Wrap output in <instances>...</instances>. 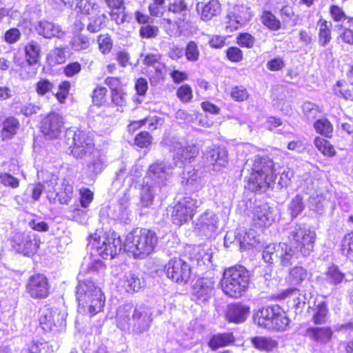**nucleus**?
Listing matches in <instances>:
<instances>
[{"label":"nucleus","mask_w":353,"mask_h":353,"mask_svg":"<svg viewBox=\"0 0 353 353\" xmlns=\"http://www.w3.org/2000/svg\"><path fill=\"white\" fill-rule=\"evenodd\" d=\"M304 208L303 198L301 194H296L291 200L288 205V210L290 211L291 216L293 218H295L300 214Z\"/></svg>","instance_id":"nucleus-48"},{"label":"nucleus","mask_w":353,"mask_h":353,"mask_svg":"<svg viewBox=\"0 0 353 353\" xmlns=\"http://www.w3.org/2000/svg\"><path fill=\"white\" fill-rule=\"evenodd\" d=\"M255 39L254 37H252L249 33H242L240 34L239 36L237 37V43L241 46V47H245L250 48L253 47L254 44Z\"/></svg>","instance_id":"nucleus-63"},{"label":"nucleus","mask_w":353,"mask_h":353,"mask_svg":"<svg viewBox=\"0 0 353 353\" xmlns=\"http://www.w3.org/2000/svg\"><path fill=\"white\" fill-rule=\"evenodd\" d=\"M347 87L345 82L337 81L333 89L334 94L345 100L351 99L352 97V91Z\"/></svg>","instance_id":"nucleus-53"},{"label":"nucleus","mask_w":353,"mask_h":353,"mask_svg":"<svg viewBox=\"0 0 353 353\" xmlns=\"http://www.w3.org/2000/svg\"><path fill=\"white\" fill-rule=\"evenodd\" d=\"M344 279V274L336 265L330 266L325 275V280L332 284H338Z\"/></svg>","instance_id":"nucleus-50"},{"label":"nucleus","mask_w":353,"mask_h":353,"mask_svg":"<svg viewBox=\"0 0 353 353\" xmlns=\"http://www.w3.org/2000/svg\"><path fill=\"white\" fill-rule=\"evenodd\" d=\"M163 147L167 148L170 152H173L176 154L179 150H182V148L185 145L179 139V138L168 135L165 137L161 142Z\"/></svg>","instance_id":"nucleus-44"},{"label":"nucleus","mask_w":353,"mask_h":353,"mask_svg":"<svg viewBox=\"0 0 353 353\" xmlns=\"http://www.w3.org/2000/svg\"><path fill=\"white\" fill-rule=\"evenodd\" d=\"M316 148L323 154L329 157L335 155V150L330 143L321 137H316L314 141Z\"/></svg>","instance_id":"nucleus-42"},{"label":"nucleus","mask_w":353,"mask_h":353,"mask_svg":"<svg viewBox=\"0 0 353 353\" xmlns=\"http://www.w3.org/2000/svg\"><path fill=\"white\" fill-rule=\"evenodd\" d=\"M40 240L37 234L32 232H17L12 239V246L17 252L24 256L33 255L38 250Z\"/></svg>","instance_id":"nucleus-9"},{"label":"nucleus","mask_w":353,"mask_h":353,"mask_svg":"<svg viewBox=\"0 0 353 353\" xmlns=\"http://www.w3.org/2000/svg\"><path fill=\"white\" fill-rule=\"evenodd\" d=\"M152 136L145 131L139 133L135 139L134 143L140 148H146L152 143Z\"/></svg>","instance_id":"nucleus-59"},{"label":"nucleus","mask_w":353,"mask_h":353,"mask_svg":"<svg viewBox=\"0 0 353 353\" xmlns=\"http://www.w3.org/2000/svg\"><path fill=\"white\" fill-rule=\"evenodd\" d=\"M275 315L273 317L272 327L270 329L280 331L284 330L289 324L290 320L287 317L285 313L280 307L276 305Z\"/></svg>","instance_id":"nucleus-39"},{"label":"nucleus","mask_w":353,"mask_h":353,"mask_svg":"<svg viewBox=\"0 0 353 353\" xmlns=\"http://www.w3.org/2000/svg\"><path fill=\"white\" fill-rule=\"evenodd\" d=\"M83 14L90 16L89 23L87 29L90 32H97L105 25L107 16L105 12H101V7H98L97 11L94 13H82Z\"/></svg>","instance_id":"nucleus-34"},{"label":"nucleus","mask_w":353,"mask_h":353,"mask_svg":"<svg viewBox=\"0 0 353 353\" xmlns=\"http://www.w3.org/2000/svg\"><path fill=\"white\" fill-rule=\"evenodd\" d=\"M203 159L208 165L223 167L228 163V152L220 147L207 149Z\"/></svg>","instance_id":"nucleus-23"},{"label":"nucleus","mask_w":353,"mask_h":353,"mask_svg":"<svg viewBox=\"0 0 353 353\" xmlns=\"http://www.w3.org/2000/svg\"><path fill=\"white\" fill-rule=\"evenodd\" d=\"M118 326L121 330L132 327L137 334L147 331L152 322V311L145 305L135 307L131 303H126L119 307L117 313Z\"/></svg>","instance_id":"nucleus-3"},{"label":"nucleus","mask_w":353,"mask_h":353,"mask_svg":"<svg viewBox=\"0 0 353 353\" xmlns=\"http://www.w3.org/2000/svg\"><path fill=\"white\" fill-rule=\"evenodd\" d=\"M199 206V202L196 199L183 197L173 208L171 214L172 223L181 225L191 220Z\"/></svg>","instance_id":"nucleus-8"},{"label":"nucleus","mask_w":353,"mask_h":353,"mask_svg":"<svg viewBox=\"0 0 353 353\" xmlns=\"http://www.w3.org/2000/svg\"><path fill=\"white\" fill-rule=\"evenodd\" d=\"M85 157L88 158L87 168L90 173L97 174L102 172L105 166V159L99 150L95 149Z\"/></svg>","instance_id":"nucleus-30"},{"label":"nucleus","mask_w":353,"mask_h":353,"mask_svg":"<svg viewBox=\"0 0 353 353\" xmlns=\"http://www.w3.org/2000/svg\"><path fill=\"white\" fill-rule=\"evenodd\" d=\"M198 154V149L195 145H184L182 150H179L174 154L173 160L176 166L182 167L185 163L196 157Z\"/></svg>","instance_id":"nucleus-28"},{"label":"nucleus","mask_w":353,"mask_h":353,"mask_svg":"<svg viewBox=\"0 0 353 353\" xmlns=\"http://www.w3.org/2000/svg\"><path fill=\"white\" fill-rule=\"evenodd\" d=\"M250 310V307L245 304L232 303L228 305L225 316L230 322L241 323L247 319Z\"/></svg>","instance_id":"nucleus-22"},{"label":"nucleus","mask_w":353,"mask_h":353,"mask_svg":"<svg viewBox=\"0 0 353 353\" xmlns=\"http://www.w3.org/2000/svg\"><path fill=\"white\" fill-rule=\"evenodd\" d=\"M25 55L26 62L30 64H37L41 57L40 45L35 41H30L25 46Z\"/></svg>","instance_id":"nucleus-37"},{"label":"nucleus","mask_w":353,"mask_h":353,"mask_svg":"<svg viewBox=\"0 0 353 353\" xmlns=\"http://www.w3.org/2000/svg\"><path fill=\"white\" fill-rule=\"evenodd\" d=\"M250 274L242 265H235L224 270L221 286L225 294L239 298L248 288Z\"/></svg>","instance_id":"nucleus-5"},{"label":"nucleus","mask_w":353,"mask_h":353,"mask_svg":"<svg viewBox=\"0 0 353 353\" xmlns=\"http://www.w3.org/2000/svg\"><path fill=\"white\" fill-rule=\"evenodd\" d=\"M157 242L156 233L145 228L133 230L126 236L123 244L115 232L102 235L95 233L88 238V245L104 259H113L123 249L135 258L144 259L154 252Z\"/></svg>","instance_id":"nucleus-1"},{"label":"nucleus","mask_w":353,"mask_h":353,"mask_svg":"<svg viewBox=\"0 0 353 353\" xmlns=\"http://www.w3.org/2000/svg\"><path fill=\"white\" fill-rule=\"evenodd\" d=\"M0 182L12 188H17L19 185V180L8 173H1L0 174Z\"/></svg>","instance_id":"nucleus-60"},{"label":"nucleus","mask_w":353,"mask_h":353,"mask_svg":"<svg viewBox=\"0 0 353 353\" xmlns=\"http://www.w3.org/2000/svg\"><path fill=\"white\" fill-rule=\"evenodd\" d=\"M261 21L264 26L271 30L276 31L281 28L280 21L269 11H264L263 12Z\"/></svg>","instance_id":"nucleus-45"},{"label":"nucleus","mask_w":353,"mask_h":353,"mask_svg":"<svg viewBox=\"0 0 353 353\" xmlns=\"http://www.w3.org/2000/svg\"><path fill=\"white\" fill-rule=\"evenodd\" d=\"M144 285V281L132 272L126 273L119 281V287L128 293L139 292Z\"/></svg>","instance_id":"nucleus-24"},{"label":"nucleus","mask_w":353,"mask_h":353,"mask_svg":"<svg viewBox=\"0 0 353 353\" xmlns=\"http://www.w3.org/2000/svg\"><path fill=\"white\" fill-rule=\"evenodd\" d=\"M333 334L334 332L330 327L310 326L305 329L303 335L310 341L322 345L332 340Z\"/></svg>","instance_id":"nucleus-18"},{"label":"nucleus","mask_w":353,"mask_h":353,"mask_svg":"<svg viewBox=\"0 0 353 353\" xmlns=\"http://www.w3.org/2000/svg\"><path fill=\"white\" fill-rule=\"evenodd\" d=\"M168 10L174 14H180L181 17L179 19L181 20H185L188 13V6L183 0H174L170 4Z\"/></svg>","instance_id":"nucleus-52"},{"label":"nucleus","mask_w":353,"mask_h":353,"mask_svg":"<svg viewBox=\"0 0 353 353\" xmlns=\"http://www.w3.org/2000/svg\"><path fill=\"white\" fill-rule=\"evenodd\" d=\"M161 56L159 54H149L145 56L143 62L148 66H152L157 72H161V67L160 65Z\"/></svg>","instance_id":"nucleus-57"},{"label":"nucleus","mask_w":353,"mask_h":353,"mask_svg":"<svg viewBox=\"0 0 353 353\" xmlns=\"http://www.w3.org/2000/svg\"><path fill=\"white\" fill-rule=\"evenodd\" d=\"M26 292L33 299H45L50 292V285L46 276L43 274L31 276L26 285Z\"/></svg>","instance_id":"nucleus-13"},{"label":"nucleus","mask_w":353,"mask_h":353,"mask_svg":"<svg viewBox=\"0 0 353 353\" xmlns=\"http://www.w3.org/2000/svg\"><path fill=\"white\" fill-rule=\"evenodd\" d=\"M183 50L185 57L188 61L196 62L199 59L200 51L195 41H189Z\"/></svg>","instance_id":"nucleus-47"},{"label":"nucleus","mask_w":353,"mask_h":353,"mask_svg":"<svg viewBox=\"0 0 353 353\" xmlns=\"http://www.w3.org/2000/svg\"><path fill=\"white\" fill-rule=\"evenodd\" d=\"M159 32L157 26H152L150 23L142 25L139 29V34L144 39L154 38L158 35Z\"/></svg>","instance_id":"nucleus-56"},{"label":"nucleus","mask_w":353,"mask_h":353,"mask_svg":"<svg viewBox=\"0 0 353 353\" xmlns=\"http://www.w3.org/2000/svg\"><path fill=\"white\" fill-rule=\"evenodd\" d=\"M64 121L61 115L51 112L41 121V131L48 139H54L59 136Z\"/></svg>","instance_id":"nucleus-15"},{"label":"nucleus","mask_w":353,"mask_h":353,"mask_svg":"<svg viewBox=\"0 0 353 353\" xmlns=\"http://www.w3.org/2000/svg\"><path fill=\"white\" fill-rule=\"evenodd\" d=\"M314 127L316 132L328 138L332 137L333 128L332 123L327 119H318L314 123Z\"/></svg>","instance_id":"nucleus-46"},{"label":"nucleus","mask_w":353,"mask_h":353,"mask_svg":"<svg viewBox=\"0 0 353 353\" xmlns=\"http://www.w3.org/2000/svg\"><path fill=\"white\" fill-rule=\"evenodd\" d=\"M276 305L263 307L254 316V321L261 327L270 329L272 327L273 317L275 315Z\"/></svg>","instance_id":"nucleus-29"},{"label":"nucleus","mask_w":353,"mask_h":353,"mask_svg":"<svg viewBox=\"0 0 353 353\" xmlns=\"http://www.w3.org/2000/svg\"><path fill=\"white\" fill-rule=\"evenodd\" d=\"M274 220V209L268 203H262L254 208L253 221L259 227L269 226Z\"/></svg>","instance_id":"nucleus-20"},{"label":"nucleus","mask_w":353,"mask_h":353,"mask_svg":"<svg viewBox=\"0 0 353 353\" xmlns=\"http://www.w3.org/2000/svg\"><path fill=\"white\" fill-rule=\"evenodd\" d=\"M302 109L304 116L307 120L314 119L320 112L319 108L311 102H305L303 104Z\"/></svg>","instance_id":"nucleus-55"},{"label":"nucleus","mask_w":353,"mask_h":353,"mask_svg":"<svg viewBox=\"0 0 353 353\" xmlns=\"http://www.w3.org/2000/svg\"><path fill=\"white\" fill-rule=\"evenodd\" d=\"M314 239L315 232L307 228L305 225L296 224L290 228V243L303 257L309 256L312 252Z\"/></svg>","instance_id":"nucleus-7"},{"label":"nucleus","mask_w":353,"mask_h":353,"mask_svg":"<svg viewBox=\"0 0 353 353\" xmlns=\"http://www.w3.org/2000/svg\"><path fill=\"white\" fill-rule=\"evenodd\" d=\"M341 253L349 257L353 254V232L346 234L341 241Z\"/></svg>","instance_id":"nucleus-49"},{"label":"nucleus","mask_w":353,"mask_h":353,"mask_svg":"<svg viewBox=\"0 0 353 353\" xmlns=\"http://www.w3.org/2000/svg\"><path fill=\"white\" fill-rule=\"evenodd\" d=\"M234 336L232 333L225 332L214 334L210 339L208 345L212 350L226 346L234 341Z\"/></svg>","instance_id":"nucleus-38"},{"label":"nucleus","mask_w":353,"mask_h":353,"mask_svg":"<svg viewBox=\"0 0 353 353\" xmlns=\"http://www.w3.org/2000/svg\"><path fill=\"white\" fill-rule=\"evenodd\" d=\"M172 168L171 164L157 161L150 165L148 177L145 178V180L157 185L160 190L170 182Z\"/></svg>","instance_id":"nucleus-11"},{"label":"nucleus","mask_w":353,"mask_h":353,"mask_svg":"<svg viewBox=\"0 0 353 353\" xmlns=\"http://www.w3.org/2000/svg\"><path fill=\"white\" fill-rule=\"evenodd\" d=\"M57 177L53 176L52 179L46 182L48 186L53 187V191L61 204H68L73 197V186L68 181L63 179L60 184L57 182Z\"/></svg>","instance_id":"nucleus-17"},{"label":"nucleus","mask_w":353,"mask_h":353,"mask_svg":"<svg viewBox=\"0 0 353 353\" xmlns=\"http://www.w3.org/2000/svg\"><path fill=\"white\" fill-rule=\"evenodd\" d=\"M218 218L212 211H206L198 219L196 226L205 236L210 235L216 229Z\"/></svg>","instance_id":"nucleus-26"},{"label":"nucleus","mask_w":353,"mask_h":353,"mask_svg":"<svg viewBox=\"0 0 353 353\" xmlns=\"http://www.w3.org/2000/svg\"><path fill=\"white\" fill-rule=\"evenodd\" d=\"M7 301L0 300V339L4 334H9L15 330L13 325L12 312Z\"/></svg>","instance_id":"nucleus-19"},{"label":"nucleus","mask_w":353,"mask_h":353,"mask_svg":"<svg viewBox=\"0 0 353 353\" xmlns=\"http://www.w3.org/2000/svg\"><path fill=\"white\" fill-rule=\"evenodd\" d=\"M20 123L19 120L14 117L6 118L1 123V137L2 140L10 139L17 132Z\"/></svg>","instance_id":"nucleus-33"},{"label":"nucleus","mask_w":353,"mask_h":353,"mask_svg":"<svg viewBox=\"0 0 353 353\" xmlns=\"http://www.w3.org/2000/svg\"><path fill=\"white\" fill-rule=\"evenodd\" d=\"M70 44L72 48L75 51L83 50L89 48L90 39L85 35H77L72 39Z\"/></svg>","instance_id":"nucleus-51"},{"label":"nucleus","mask_w":353,"mask_h":353,"mask_svg":"<svg viewBox=\"0 0 353 353\" xmlns=\"http://www.w3.org/2000/svg\"><path fill=\"white\" fill-rule=\"evenodd\" d=\"M157 190L159 188L157 185L150 181H144L140 192V201L142 206L149 207L152 204Z\"/></svg>","instance_id":"nucleus-32"},{"label":"nucleus","mask_w":353,"mask_h":353,"mask_svg":"<svg viewBox=\"0 0 353 353\" xmlns=\"http://www.w3.org/2000/svg\"><path fill=\"white\" fill-rule=\"evenodd\" d=\"M318 25L319 26V43L321 46H325L331 39V31L327 26V21L321 19Z\"/></svg>","instance_id":"nucleus-43"},{"label":"nucleus","mask_w":353,"mask_h":353,"mask_svg":"<svg viewBox=\"0 0 353 353\" xmlns=\"http://www.w3.org/2000/svg\"><path fill=\"white\" fill-rule=\"evenodd\" d=\"M279 248H280L279 243H273L267 245L262 254L263 259L265 262L268 263H273L274 261L277 262L279 258Z\"/></svg>","instance_id":"nucleus-41"},{"label":"nucleus","mask_w":353,"mask_h":353,"mask_svg":"<svg viewBox=\"0 0 353 353\" xmlns=\"http://www.w3.org/2000/svg\"><path fill=\"white\" fill-rule=\"evenodd\" d=\"M198 12L203 21H209L221 12V5L217 0H211L207 3H199L196 6Z\"/></svg>","instance_id":"nucleus-27"},{"label":"nucleus","mask_w":353,"mask_h":353,"mask_svg":"<svg viewBox=\"0 0 353 353\" xmlns=\"http://www.w3.org/2000/svg\"><path fill=\"white\" fill-rule=\"evenodd\" d=\"M67 313L59 308H45L39 318L40 324L46 331H58L66 325Z\"/></svg>","instance_id":"nucleus-10"},{"label":"nucleus","mask_w":353,"mask_h":353,"mask_svg":"<svg viewBox=\"0 0 353 353\" xmlns=\"http://www.w3.org/2000/svg\"><path fill=\"white\" fill-rule=\"evenodd\" d=\"M46 343L38 341H32L28 345V347L23 351V353H45Z\"/></svg>","instance_id":"nucleus-61"},{"label":"nucleus","mask_w":353,"mask_h":353,"mask_svg":"<svg viewBox=\"0 0 353 353\" xmlns=\"http://www.w3.org/2000/svg\"><path fill=\"white\" fill-rule=\"evenodd\" d=\"M302 256L300 252L296 250L292 245H288L285 243H280L279 248V261L281 265L288 267L298 260Z\"/></svg>","instance_id":"nucleus-25"},{"label":"nucleus","mask_w":353,"mask_h":353,"mask_svg":"<svg viewBox=\"0 0 353 353\" xmlns=\"http://www.w3.org/2000/svg\"><path fill=\"white\" fill-rule=\"evenodd\" d=\"M251 342L260 351L270 352L278 347V342L270 336H254L251 339Z\"/></svg>","instance_id":"nucleus-35"},{"label":"nucleus","mask_w":353,"mask_h":353,"mask_svg":"<svg viewBox=\"0 0 353 353\" xmlns=\"http://www.w3.org/2000/svg\"><path fill=\"white\" fill-rule=\"evenodd\" d=\"M252 17L250 8L243 4L235 5L228 10L226 23L231 30H236L246 24Z\"/></svg>","instance_id":"nucleus-14"},{"label":"nucleus","mask_w":353,"mask_h":353,"mask_svg":"<svg viewBox=\"0 0 353 353\" xmlns=\"http://www.w3.org/2000/svg\"><path fill=\"white\" fill-rule=\"evenodd\" d=\"M244 170L250 171L245 188L252 192H264L273 188L276 176L274 162L268 157L255 156L248 160Z\"/></svg>","instance_id":"nucleus-2"},{"label":"nucleus","mask_w":353,"mask_h":353,"mask_svg":"<svg viewBox=\"0 0 353 353\" xmlns=\"http://www.w3.org/2000/svg\"><path fill=\"white\" fill-rule=\"evenodd\" d=\"M54 87L52 83L46 79H40L36 84V92L40 96H43L51 91Z\"/></svg>","instance_id":"nucleus-58"},{"label":"nucleus","mask_w":353,"mask_h":353,"mask_svg":"<svg viewBox=\"0 0 353 353\" xmlns=\"http://www.w3.org/2000/svg\"><path fill=\"white\" fill-rule=\"evenodd\" d=\"M328 309L325 302H321L314 309L312 321L315 325L324 324L327 320Z\"/></svg>","instance_id":"nucleus-40"},{"label":"nucleus","mask_w":353,"mask_h":353,"mask_svg":"<svg viewBox=\"0 0 353 353\" xmlns=\"http://www.w3.org/2000/svg\"><path fill=\"white\" fill-rule=\"evenodd\" d=\"M307 276L308 272L305 268L296 265L290 269L286 279L290 285L295 286L300 285Z\"/></svg>","instance_id":"nucleus-36"},{"label":"nucleus","mask_w":353,"mask_h":353,"mask_svg":"<svg viewBox=\"0 0 353 353\" xmlns=\"http://www.w3.org/2000/svg\"><path fill=\"white\" fill-rule=\"evenodd\" d=\"M37 32L46 39L57 37L61 39L65 36L62 28L57 23L47 20H41L35 26Z\"/></svg>","instance_id":"nucleus-21"},{"label":"nucleus","mask_w":353,"mask_h":353,"mask_svg":"<svg viewBox=\"0 0 353 353\" xmlns=\"http://www.w3.org/2000/svg\"><path fill=\"white\" fill-rule=\"evenodd\" d=\"M164 270L168 278L179 284L187 283L191 274L189 264L178 258L170 259Z\"/></svg>","instance_id":"nucleus-12"},{"label":"nucleus","mask_w":353,"mask_h":353,"mask_svg":"<svg viewBox=\"0 0 353 353\" xmlns=\"http://www.w3.org/2000/svg\"><path fill=\"white\" fill-rule=\"evenodd\" d=\"M77 7L81 13H94L100 6L95 0H79Z\"/></svg>","instance_id":"nucleus-54"},{"label":"nucleus","mask_w":353,"mask_h":353,"mask_svg":"<svg viewBox=\"0 0 353 353\" xmlns=\"http://www.w3.org/2000/svg\"><path fill=\"white\" fill-rule=\"evenodd\" d=\"M213 277H203L196 281L193 288L192 299L199 304L208 301L214 295Z\"/></svg>","instance_id":"nucleus-16"},{"label":"nucleus","mask_w":353,"mask_h":353,"mask_svg":"<svg viewBox=\"0 0 353 353\" xmlns=\"http://www.w3.org/2000/svg\"><path fill=\"white\" fill-rule=\"evenodd\" d=\"M76 298L79 310L90 316L102 310L105 300L101 288L90 279L79 281L76 288Z\"/></svg>","instance_id":"nucleus-4"},{"label":"nucleus","mask_w":353,"mask_h":353,"mask_svg":"<svg viewBox=\"0 0 353 353\" xmlns=\"http://www.w3.org/2000/svg\"><path fill=\"white\" fill-rule=\"evenodd\" d=\"M65 138L71 154L76 159L85 157L95 150L92 138L84 131L69 129L65 132Z\"/></svg>","instance_id":"nucleus-6"},{"label":"nucleus","mask_w":353,"mask_h":353,"mask_svg":"<svg viewBox=\"0 0 353 353\" xmlns=\"http://www.w3.org/2000/svg\"><path fill=\"white\" fill-rule=\"evenodd\" d=\"M133 183V178L129 175L126 171L125 165H122L119 170L116 173V176L112 181V189L118 191L124 188L125 191L129 190Z\"/></svg>","instance_id":"nucleus-31"},{"label":"nucleus","mask_w":353,"mask_h":353,"mask_svg":"<svg viewBox=\"0 0 353 353\" xmlns=\"http://www.w3.org/2000/svg\"><path fill=\"white\" fill-rule=\"evenodd\" d=\"M98 42L100 50L103 53H108L110 51L112 43L111 39L108 35H99Z\"/></svg>","instance_id":"nucleus-64"},{"label":"nucleus","mask_w":353,"mask_h":353,"mask_svg":"<svg viewBox=\"0 0 353 353\" xmlns=\"http://www.w3.org/2000/svg\"><path fill=\"white\" fill-rule=\"evenodd\" d=\"M70 88V83L68 81H63L59 85V91L56 93L57 100L63 103L67 98Z\"/></svg>","instance_id":"nucleus-62"}]
</instances>
